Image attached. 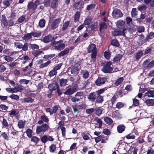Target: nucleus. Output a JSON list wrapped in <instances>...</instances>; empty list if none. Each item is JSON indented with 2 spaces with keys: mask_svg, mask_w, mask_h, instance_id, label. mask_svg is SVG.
Instances as JSON below:
<instances>
[{
  "mask_svg": "<svg viewBox=\"0 0 154 154\" xmlns=\"http://www.w3.org/2000/svg\"><path fill=\"white\" fill-rule=\"evenodd\" d=\"M87 52L88 53H91V60L94 62L96 60L97 54V49L95 44L94 43L90 44L87 48Z\"/></svg>",
  "mask_w": 154,
  "mask_h": 154,
  "instance_id": "1",
  "label": "nucleus"
},
{
  "mask_svg": "<svg viewBox=\"0 0 154 154\" xmlns=\"http://www.w3.org/2000/svg\"><path fill=\"white\" fill-rule=\"evenodd\" d=\"M112 63L110 61L104 62L101 63V66H103L102 71L105 73H110L114 72L113 71V68L111 66Z\"/></svg>",
  "mask_w": 154,
  "mask_h": 154,
  "instance_id": "2",
  "label": "nucleus"
},
{
  "mask_svg": "<svg viewBox=\"0 0 154 154\" xmlns=\"http://www.w3.org/2000/svg\"><path fill=\"white\" fill-rule=\"evenodd\" d=\"M1 21L2 24L3 25L4 27H10L14 25V22L13 19H10L8 21L4 14L2 15Z\"/></svg>",
  "mask_w": 154,
  "mask_h": 154,
  "instance_id": "3",
  "label": "nucleus"
},
{
  "mask_svg": "<svg viewBox=\"0 0 154 154\" xmlns=\"http://www.w3.org/2000/svg\"><path fill=\"white\" fill-rule=\"evenodd\" d=\"M50 128L48 125L45 123H43L41 125H38L36 129V133L40 134L41 133H44L47 131Z\"/></svg>",
  "mask_w": 154,
  "mask_h": 154,
  "instance_id": "4",
  "label": "nucleus"
},
{
  "mask_svg": "<svg viewBox=\"0 0 154 154\" xmlns=\"http://www.w3.org/2000/svg\"><path fill=\"white\" fill-rule=\"evenodd\" d=\"M150 60V59H148L144 61L143 63V66L148 69H151L154 66V60H152L151 62H149Z\"/></svg>",
  "mask_w": 154,
  "mask_h": 154,
  "instance_id": "5",
  "label": "nucleus"
},
{
  "mask_svg": "<svg viewBox=\"0 0 154 154\" xmlns=\"http://www.w3.org/2000/svg\"><path fill=\"white\" fill-rule=\"evenodd\" d=\"M107 79L106 77H99L96 81L95 84L98 86H101L107 81Z\"/></svg>",
  "mask_w": 154,
  "mask_h": 154,
  "instance_id": "6",
  "label": "nucleus"
},
{
  "mask_svg": "<svg viewBox=\"0 0 154 154\" xmlns=\"http://www.w3.org/2000/svg\"><path fill=\"white\" fill-rule=\"evenodd\" d=\"M125 29H124L122 31L118 30L117 29H114V30L112 31V33L113 35L115 36L122 35L125 37Z\"/></svg>",
  "mask_w": 154,
  "mask_h": 154,
  "instance_id": "7",
  "label": "nucleus"
},
{
  "mask_svg": "<svg viewBox=\"0 0 154 154\" xmlns=\"http://www.w3.org/2000/svg\"><path fill=\"white\" fill-rule=\"evenodd\" d=\"M77 90V88L73 87L68 88L64 93V94L70 96L75 92Z\"/></svg>",
  "mask_w": 154,
  "mask_h": 154,
  "instance_id": "8",
  "label": "nucleus"
},
{
  "mask_svg": "<svg viewBox=\"0 0 154 154\" xmlns=\"http://www.w3.org/2000/svg\"><path fill=\"white\" fill-rule=\"evenodd\" d=\"M61 21V18H58L55 19L52 23L51 25V29L52 30H54L58 26Z\"/></svg>",
  "mask_w": 154,
  "mask_h": 154,
  "instance_id": "9",
  "label": "nucleus"
},
{
  "mask_svg": "<svg viewBox=\"0 0 154 154\" xmlns=\"http://www.w3.org/2000/svg\"><path fill=\"white\" fill-rule=\"evenodd\" d=\"M112 13L113 17L116 19L120 17L123 15L120 10L117 8L114 9Z\"/></svg>",
  "mask_w": 154,
  "mask_h": 154,
  "instance_id": "10",
  "label": "nucleus"
},
{
  "mask_svg": "<svg viewBox=\"0 0 154 154\" xmlns=\"http://www.w3.org/2000/svg\"><path fill=\"white\" fill-rule=\"evenodd\" d=\"M116 26L118 28L120 29H122V30H123L124 29H125V30L126 29L125 27V22L122 20H119L117 21Z\"/></svg>",
  "mask_w": 154,
  "mask_h": 154,
  "instance_id": "11",
  "label": "nucleus"
},
{
  "mask_svg": "<svg viewBox=\"0 0 154 154\" xmlns=\"http://www.w3.org/2000/svg\"><path fill=\"white\" fill-rule=\"evenodd\" d=\"M154 37V32H151L147 34L144 40H142L141 41V43L143 44L145 42H149V41L150 39H153Z\"/></svg>",
  "mask_w": 154,
  "mask_h": 154,
  "instance_id": "12",
  "label": "nucleus"
},
{
  "mask_svg": "<svg viewBox=\"0 0 154 154\" xmlns=\"http://www.w3.org/2000/svg\"><path fill=\"white\" fill-rule=\"evenodd\" d=\"M54 40V36H52L51 35L49 34L45 36L43 38V42L45 43H48L50 42H52Z\"/></svg>",
  "mask_w": 154,
  "mask_h": 154,
  "instance_id": "13",
  "label": "nucleus"
},
{
  "mask_svg": "<svg viewBox=\"0 0 154 154\" xmlns=\"http://www.w3.org/2000/svg\"><path fill=\"white\" fill-rule=\"evenodd\" d=\"M97 95L95 92H92L88 96L87 98L91 102H94L97 97Z\"/></svg>",
  "mask_w": 154,
  "mask_h": 154,
  "instance_id": "14",
  "label": "nucleus"
},
{
  "mask_svg": "<svg viewBox=\"0 0 154 154\" xmlns=\"http://www.w3.org/2000/svg\"><path fill=\"white\" fill-rule=\"evenodd\" d=\"M143 54V51L140 50L138 51L135 53V58L136 60L138 61Z\"/></svg>",
  "mask_w": 154,
  "mask_h": 154,
  "instance_id": "15",
  "label": "nucleus"
},
{
  "mask_svg": "<svg viewBox=\"0 0 154 154\" xmlns=\"http://www.w3.org/2000/svg\"><path fill=\"white\" fill-rule=\"evenodd\" d=\"M99 31L101 33L102 32L103 30L106 29L108 28L107 24L104 22H101L99 24Z\"/></svg>",
  "mask_w": 154,
  "mask_h": 154,
  "instance_id": "16",
  "label": "nucleus"
},
{
  "mask_svg": "<svg viewBox=\"0 0 154 154\" xmlns=\"http://www.w3.org/2000/svg\"><path fill=\"white\" fill-rule=\"evenodd\" d=\"M28 8L29 10H31L32 11H34L36 8V5L32 2H30L27 5Z\"/></svg>",
  "mask_w": 154,
  "mask_h": 154,
  "instance_id": "17",
  "label": "nucleus"
},
{
  "mask_svg": "<svg viewBox=\"0 0 154 154\" xmlns=\"http://www.w3.org/2000/svg\"><path fill=\"white\" fill-rule=\"evenodd\" d=\"M65 47V45L64 44H60L54 46V49L55 50L61 51L64 49Z\"/></svg>",
  "mask_w": 154,
  "mask_h": 154,
  "instance_id": "18",
  "label": "nucleus"
},
{
  "mask_svg": "<svg viewBox=\"0 0 154 154\" xmlns=\"http://www.w3.org/2000/svg\"><path fill=\"white\" fill-rule=\"evenodd\" d=\"M125 127L123 124L118 125L117 127L118 132L120 133L123 132L125 130Z\"/></svg>",
  "mask_w": 154,
  "mask_h": 154,
  "instance_id": "19",
  "label": "nucleus"
},
{
  "mask_svg": "<svg viewBox=\"0 0 154 154\" xmlns=\"http://www.w3.org/2000/svg\"><path fill=\"white\" fill-rule=\"evenodd\" d=\"M79 70V69L78 66H75L72 68L71 70V72L72 74L75 75L78 74Z\"/></svg>",
  "mask_w": 154,
  "mask_h": 154,
  "instance_id": "20",
  "label": "nucleus"
},
{
  "mask_svg": "<svg viewBox=\"0 0 154 154\" xmlns=\"http://www.w3.org/2000/svg\"><path fill=\"white\" fill-rule=\"evenodd\" d=\"M103 101V97L101 95H97L95 100L96 103H101Z\"/></svg>",
  "mask_w": 154,
  "mask_h": 154,
  "instance_id": "21",
  "label": "nucleus"
},
{
  "mask_svg": "<svg viewBox=\"0 0 154 154\" xmlns=\"http://www.w3.org/2000/svg\"><path fill=\"white\" fill-rule=\"evenodd\" d=\"M80 17V13L79 11H77L74 14V22L76 23L79 21Z\"/></svg>",
  "mask_w": 154,
  "mask_h": 154,
  "instance_id": "22",
  "label": "nucleus"
},
{
  "mask_svg": "<svg viewBox=\"0 0 154 154\" xmlns=\"http://www.w3.org/2000/svg\"><path fill=\"white\" fill-rule=\"evenodd\" d=\"M82 6V2L81 1H79V2H76L74 4L73 6L76 9L78 10L80 9Z\"/></svg>",
  "mask_w": 154,
  "mask_h": 154,
  "instance_id": "23",
  "label": "nucleus"
},
{
  "mask_svg": "<svg viewBox=\"0 0 154 154\" xmlns=\"http://www.w3.org/2000/svg\"><path fill=\"white\" fill-rule=\"evenodd\" d=\"M145 102L148 106L154 105V99H147L145 100Z\"/></svg>",
  "mask_w": 154,
  "mask_h": 154,
  "instance_id": "24",
  "label": "nucleus"
},
{
  "mask_svg": "<svg viewBox=\"0 0 154 154\" xmlns=\"http://www.w3.org/2000/svg\"><path fill=\"white\" fill-rule=\"evenodd\" d=\"M92 18L89 16H88L85 20L84 22V24L85 25H90L91 23Z\"/></svg>",
  "mask_w": 154,
  "mask_h": 154,
  "instance_id": "25",
  "label": "nucleus"
},
{
  "mask_svg": "<svg viewBox=\"0 0 154 154\" xmlns=\"http://www.w3.org/2000/svg\"><path fill=\"white\" fill-rule=\"evenodd\" d=\"M147 9V7L144 5H139L137 7V9L141 12H144Z\"/></svg>",
  "mask_w": 154,
  "mask_h": 154,
  "instance_id": "26",
  "label": "nucleus"
},
{
  "mask_svg": "<svg viewBox=\"0 0 154 154\" xmlns=\"http://www.w3.org/2000/svg\"><path fill=\"white\" fill-rule=\"evenodd\" d=\"M56 56V54H49L48 55H45L43 57V58H44L45 59V60L46 61L47 60H49L51 59V58H52L54 57V59H55V56Z\"/></svg>",
  "mask_w": 154,
  "mask_h": 154,
  "instance_id": "27",
  "label": "nucleus"
},
{
  "mask_svg": "<svg viewBox=\"0 0 154 154\" xmlns=\"http://www.w3.org/2000/svg\"><path fill=\"white\" fill-rule=\"evenodd\" d=\"M32 38V35L31 32L30 33H27L24 35V36L22 37L23 39L25 41H28L31 39Z\"/></svg>",
  "mask_w": 154,
  "mask_h": 154,
  "instance_id": "28",
  "label": "nucleus"
},
{
  "mask_svg": "<svg viewBox=\"0 0 154 154\" xmlns=\"http://www.w3.org/2000/svg\"><path fill=\"white\" fill-rule=\"evenodd\" d=\"M69 50L68 48L65 49L63 51H61L58 54L59 57L63 56L64 55L68 54L69 52Z\"/></svg>",
  "mask_w": 154,
  "mask_h": 154,
  "instance_id": "29",
  "label": "nucleus"
},
{
  "mask_svg": "<svg viewBox=\"0 0 154 154\" xmlns=\"http://www.w3.org/2000/svg\"><path fill=\"white\" fill-rule=\"evenodd\" d=\"M23 101H22L23 103H32L34 101V99H32L31 97H29L24 98Z\"/></svg>",
  "mask_w": 154,
  "mask_h": 154,
  "instance_id": "30",
  "label": "nucleus"
},
{
  "mask_svg": "<svg viewBox=\"0 0 154 154\" xmlns=\"http://www.w3.org/2000/svg\"><path fill=\"white\" fill-rule=\"evenodd\" d=\"M136 135L135 132H132L127 135L126 137L128 139H134L135 138Z\"/></svg>",
  "mask_w": 154,
  "mask_h": 154,
  "instance_id": "31",
  "label": "nucleus"
},
{
  "mask_svg": "<svg viewBox=\"0 0 154 154\" xmlns=\"http://www.w3.org/2000/svg\"><path fill=\"white\" fill-rule=\"evenodd\" d=\"M27 136L29 138H31L32 136L33 131L32 130L28 128L25 132Z\"/></svg>",
  "mask_w": 154,
  "mask_h": 154,
  "instance_id": "32",
  "label": "nucleus"
},
{
  "mask_svg": "<svg viewBox=\"0 0 154 154\" xmlns=\"http://www.w3.org/2000/svg\"><path fill=\"white\" fill-rule=\"evenodd\" d=\"M82 72H81V73L82 75L83 78L85 79L88 78L89 76V72L86 70L84 71L82 70Z\"/></svg>",
  "mask_w": 154,
  "mask_h": 154,
  "instance_id": "33",
  "label": "nucleus"
},
{
  "mask_svg": "<svg viewBox=\"0 0 154 154\" xmlns=\"http://www.w3.org/2000/svg\"><path fill=\"white\" fill-rule=\"evenodd\" d=\"M42 53H44L42 51L37 50L32 52V54L35 57H36Z\"/></svg>",
  "mask_w": 154,
  "mask_h": 154,
  "instance_id": "34",
  "label": "nucleus"
},
{
  "mask_svg": "<svg viewBox=\"0 0 154 154\" xmlns=\"http://www.w3.org/2000/svg\"><path fill=\"white\" fill-rule=\"evenodd\" d=\"M67 81V80L66 79H60V85L61 86H65Z\"/></svg>",
  "mask_w": 154,
  "mask_h": 154,
  "instance_id": "35",
  "label": "nucleus"
},
{
  "mask_svg": "<svg viewBox=\"0 0 154 154\" xmlns=\"http://www.w3.org/2000/svg\"><path fill=\"white\" fill-rule=\"evenodd\" d=\"M29 48L35 51V50H38L39 48V46L36 44L30 43Z\"/></svg>",
  "mask_w": 154,
  "mask_h": 154,
  "instance_id": "36",
  "label": "nucleus"
},
{
  "mask_svg": "<svg viewBox=\"0 0 154 154\" xmlns=\"http://www.w3.org/2000/svg\"><path fill=\"white\" fill-rule=\"evenodd\" d=\"M107 89V88L106 87H105L97 91H96L95 92L96 93V94L97 95H101L100 94L103 93Z\"/></svg>",
  "mask_w": 154,
  "mask_h": 154,
  "instance_id": "37",
  "label": "nucleus"
},
{
  "mask_svg": "<svg viewBox=\"0 0 154 154\" xmlns=\"http://www.w3.org/2000/svg\"><path fill=\"white\" fill-rule=\"evenodd\" d=\"M145 96H148V97H154V91L149 90L145 93Z\"/></svg>",
  "mask_w": 154,
  "mask_h": 154,
  "instance_id": "38",
  "label": "nucleus"
},
{
  "mask_svg": "<svg viewBox=\"0 0 154 154\" xmlns=\"http://www.w3.org/2000/svg\"><path fill=\"white\" fill-rule=\"evenodd\" d=\"M122 57V55L120 54H116L113 59L114 62H116L119 61Z\"/></svg>",
  "mask_w": 154,
  "mask_h": 154,
  "instance_id": "39",
  "label": "nucleus"
},
{
  "mask_svg": "<svg viewBox=\"0 0 154 154\" xmlns=\"http://www.w3.org/2000/svg\"><path fill=\"white\" fill-rule=\"evenodd\" d=\"M124 79L123 77H121L119 78L115 82V85L116 86H118L119 85L122 84Z\"/></svg>",
  "mask_w": 154,
  "mask_h": 154,
  "instance_id": "40",
  "label": "nucleus"
},
{
  "mask_svg": "<svg viewBox=\"0 0 154 154\" xmlns=\"http://www.w3.org/2000/svg\"><path fill=\"white\" fill-rule=\"evenodd\" d=\"M26 123L25 120L23 122L22 120H20L18 122V126L19 128H24Z\"/></svg>",
  "mask_w": 154,
  "mask_h": 154,
  "instance_id": "41",
  "label": "nucleus"
},
{
  "mask_svg": "<svg viewBox=\"0 0 154 154\" xmlns=\"http://www.w3.org/2000/svg\"><path fill=\"white\" fill-rule=\"evenodd\" d=\"M111 44L112 45L116 47H119L120 45L119 42L116 39H112L111 41Z\"/></svg>",
  "mask_w": 154,
  "mask_h": 154,
  "instance_id": "42",
  "label": "nucleus"
},
{
  "mask_svg": "<svg viewBox=\"0 0 154 154\" xmlns=\"http://www.w3.org/2000/svg\"><path fill=\"white\" fill-rule=\"evenodd\" d=\"M104 120L106 124L109 125H111L113 122L110 118L107 117L104 118Z\"/></svg>",
  "mask_w": 154,
  "mask_h": 154,
  "instance_id": "43",
  "label": "nucleus"
},
{
  "mask_svg": "<svg viewBox=\"0 0 154 154\" xmlns=\"http://www.w3.org/2000/svg\"><path fill=\"white\" fill-rule=\"evenodd\" d=\"M40 140L36 136H32L31 138V141L36 144Z\"/></svg>",
  "mask_w": 154,
  "mask_h": 154,
  "instance_id": "44",
  "label": "nucleus"
},
{
  "mask_svg": "<svg viewBox=\"0 0 154 154\" xmlns=\"http://www.w3.org/2000/svg\"><path fill=\"white\" fill-rule=\"evenodd\" d=\"M137 11L136 8H133L132 9L131 14L132 17H136L137 15Z\"/></svg>",
  "mask_w": 154,
  "mask_h": 154,
  "instance_id": "45",
  "label": "nucleus"
},
{
  "mask_svg": "<svg viewBox=\"0 0 154 154\" xmlns=\"http://www.w3.org/2000/svg\"><path fill=\"white\" fill-rule=\"evenodd\" d=\"M108 51H105L104 53V56L105 58L109 60L110 59L111 57V53L110 52L109 50H108Z\"/></svg>",
  "mask_w": 154,
  "mask_h": 154,
  "instance_id": "46",
  "label": "nucleus"
},
{
  "mask_svg": "<svg viewBox=\"0 0 154 154\" xmlns=\"http://www.w3.org/2000/svg\"><path fill=\"white\" fill-rule=\"evenodd\" d=\"M29 44L27 42L25 43L24 45H23L22 50L24 51H28V48H29Z\"/></svg>",
  "mask_w": 154,
  "mask_h": 154,
  "instance_id": "47",
  "label": "nucleus"
},
{
  "mask_svg": "<svg viewBox=\"0 0 154 154\" xmlns=\"http://www.w3.org/2000/svg\"><path fill=\"white\" fill-rule=\"evenodd\" d=\"M69 23L70 22L69 21L65 22L63 25V27L62 28V30L63 31L65 30L68 27V26L69 24Z\"/></svg>",
  "mask_w": 154,
  "mask_h": 154,
  "instance_id": "48",
  "label": "nucleus"
},
{
  "mask_svg": "<svg viewBox=\"0 0 154 154\" xmlns=\"http://www.w3.org/2000/svg\"><path fill=\"white\" fill-rule=\"evenodd\" d=\"M45 24V20L44 19H42L39 21V26L40 27H44Z\"/></svg>",
  "mask_w": 154,
  "mask_h": 154,
  "instance_id": "49",
  "label": "nucleus"
},
{
  "mask_svg": "<svg viewBox=\"0 0 154 154\" xmlns=\"http://www.w3.org/2000/svg\"><path fill=\"white\" fill-rule=\"evenodd\" d=\"M102 110L100 107L97 108L95 109V113L97 116H100L102 113Z\"/></svg>",
  "mask_w": 154,
  "mask_h": 154,
  "instance_id": "50",
  "label": "nucleus"
},
{
  "mask_svg": "<svg viewBox=\"0 0 154 154\" xmlns=\"http://www.w3.org/2000/svg\"><path fill=\"white\" fill-rule=\"evenodd\" d=\"M32 35L34 37H38L41 35V32L38 31L36 32H32Z\"/></svg>",
  "mask_w": 154,
  "mask_h": 154,
  "instance_id": "51",
  "label": "nucleus"
},
{
  "mask_svg": "<svg viewBox=\"0 0 154 154\" xmlns=\"http://www.w3.org/2000/svg\"><path fill=\"white\" fill-rule=\"evenodd\" d=\"M81 99V98L80 97V98H78L75 97H72L71 96L70 97L71 100L72 102L74 103H75L76 102H79L80 101V100Z\"/></svg>",
  "mask_w": 154,
  "mask_h": 154,
  "instance_id": "52",
  "label": "nucleus"
},
{
  "mask_svg": "<svg viewBox=\"0 0 154 154\" xmlns=\"http://www.w3.org/2000/svg\"><path fill=\"white\" fill-rule=\"evenodd\" d=\"M51 63V60H48L47 62L41 64L40 66V68H42L48 66Z\"/></svg>",
  "mask_w": 154,
  "mask_h": 154,
  "instance_id": "53",
  "label": "nucleus"
},
{
  "mask_svg": "<svg viewBox=\"0 0 154 154\" xmlns=\"http://www.w3.org/2000/svg\"><path fill=\"white\" fill-rule=\"evenodd\" d=\"M96 6L95 4H91L89 5H88L87 6L86 10L87 11H89L94 8Z\"/></svg>",
  "mask_w": 154,
  "mask_h": 154,
  "instance_id": "54",
  "label": "nucleus"
},
{
  "mask_svg": "<svg viewBox=\"0 0 154 154\" xmlns=\"http://www.w3.org/2000/svg\"><path fill=\"white\" fill-rule=\"evenodd\" d=\"M48 140V137L46 135H43L41 138V141L42 143H45Z\"/></svg>",
  "mask_w": 154,
  "mask_h": 154,
  "instance_id": "55",
  "label": "nucleus"
},
{
  "mask_svg": "<svg viewBox=\"0 0 154 154\" xmlns=\"http://www.w3.org/2000/svg\"><path fill=\"white\" fill-rule=\"evenodd\" d=\"M95 121L99 124V128H101L102 127L103 122L102 120L100 118H97V119H95Z\"/></svg>",
  "mask_w": 154,
  "mask_h": 154,
  "instance_id": "56",
  "label": "nucleus"
},
{
  "mask_svg": "<svg viewBox=\"0 0 154 154\" xmlns=\"http://www.w3.org/2000/svg\"><path fill=\"white\" fill-rule=\"evenodd\" d=\"M58 88H59L58 85L57 83H56L55 84H54V86L53 87V88H51V89H49V91H50L51 92H53V91H55L56 89L57 90Z\"/></svg>",
  "mask_w": 154,
  "mask_h": 154,
  "instance_id": "57",
  "label": "nucleus"
},
{
  "mask_svg": "<svg viewBox=\"0 0 154 154\" xmlns=\"http://www.w3.org/2000/svg\"><path fill=\"white\" fill-rule=\"evenodd\" d=\"M56 145L53 144L51 145L49 147L50 151L51 152H54L55 150L56 149Z\"/></svg>",
  "mask_w": 154,
  "mask_h": 154,
  "instance_id": "58",
  "label": "nucleus"
},
{
  "mask_svg": "<svg viewBox=\"0 0 154 154\" xmlns=\"http://www.w3.org/2000/svg\"><path fill=\"white\" fill-rule=\"evenodd\" d=\"M151 52V48H149L148 47H147L146 49L145 50L143 54L144 55H146L148 54H150Z\"/></svg>",
  "mask_w": 154,
  "mask_h": 154,
  "instance_id": "59",
  "label": "nucleus"
},
{
  "mask_svg": "<svg viewBox=\"0 0 154 154\" xmlns=\"http://www.w3.org/2000/svg\"><path fill=\"white\" fill-rule=\"evenodd\" d=\"M5 60L7 62L12 61L14 60V58H12L9 56H5L4 57Z\"/></svg>",
  "mask_w": 154,
  "mask_h": 154,
  "instance_id": "60",
  "label": "nucleus"
},
{
  "mask_svg": "<svg viewBox=\"0 0 154 154\" xmlns=\"http://www.w3.org/2000/svg\"><path fill=\"white\" fill-rule=\"evenodd\" d=\"M145 27L143 26H139L137 29V31L139 33H141L145 31Z\"/></svg>",
  "mask_w": 154,
  "mask_h": 154,
  "instance_id": "61",
  "label": "nucleus"
},
{
  "mask_svg": "<svg viewBox=\"0 0 154 154\" xmlns=\"http://www.w3.org/2000/svg\"><path fill=\"white\" fill-rule=\"evenodd\" d=\"M41 119L43 122L46 123H48L49 121L48 118L45 116L42 115L41 117Z\"/></svg>",
  "mask_w": 154,
  "mask_h": 154,
  "instance_id": "62",
  "label": "nucleus"
},
{
  "mask_svg": "<svg viewBox=\"0 0 154 154\" xmlns=\"http://www.w3.org/2000/svg\"><path fill=\"white\" fill-rule=\"evenodd\" d=\"M58 1H52L51 3V7L53 8H56Z\"/></svg>",
  "mask_w": 154,
  "mask_h": 154,
  "instance_id": "63",
  "label": "nucleus"
},
{
  "mask_svg": "<svg viewBox=\"0 0 154 154\" xmlns=\"http://www.w3.org/2000/svg\"><path fill=\"white\" fill-rule=\"evenodd\" d=\"M103 133L107 135H109L111 134V132L110 130L107 128L104 129L103 131Z\"/></svg>",
  "mask_w": 154,
  "mask_h": 154,
  "instance_id": "64",
  "label": "nucleus"
}]
</instances>
